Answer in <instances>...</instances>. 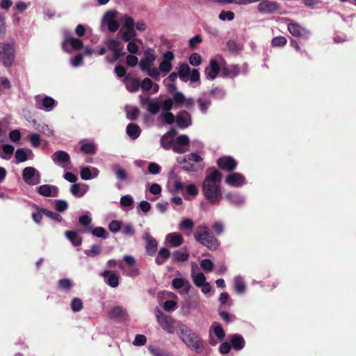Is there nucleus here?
Masks as SVG:
<instances>
[{
	"mask_svg": "<svg viewBox=\"0 0 356 356\" xmlns=\"http://www.w3.org/2000/svg\"><path fill=\"white\" fill-rule=\"evenodd\" d=\"M161 105L159 102H152L149 104L147 111L152 115H156L160 111Z\"/></svg>",
	"mask_w": 356,
	"mask_h": 356,
	"instance_id": "obj_62",
	"label": "nucleus"
},
{
	"mask_svg": "<svg viewBox=\"0 0 356 356\" xmlns=\"http://www.w3.org/2000/svg\"><path fill=\"white\" fill-rule=\"evenodd\" d=\"M230 343L236 350H240L245 346V340L243 337L238 334H234L230 337Z\"/></svg>",
	"mask_w": 356,
	"mask_h": 356,
	"instance_id": "obj_24",
	"label": "nucleus"
},
{
	"mask_svg": "<svg viewBox=\"0 0 356 356\" xmlns=\"http://www.w3.org/2000/svg\"><path fill=\"white\" fill-rule=\"evenodd\" d=\"M127 134L132 139H136L139 137L141 130L140 127L134 123H130L127 127Z\"/></svg>",
	"mask_w": 356,
	"mask_h": 356,
	"instance_id": "obj_27",
	"label": "nucleus"
},
{
	"mask_svg": "<svg viewBox=\"0 0 356 356\" xmlns=\"http://www.w3.org/2000/svg\"><path fill=\"white\" fill-rule=\"evenodd\" d=\"M92 234L96 237L106 238H107V233L104 228L102 227H97L92 230Z\"/></svg>",
	"mask_w": 356,
	"mask_h": 356,
	"instance_id": "obj_49",
	"label": "nucleus"
},
{
	"mask_svg": "<svg viewBox=\"0 0 356 356\" xmlns=\"http://www.w3.org/2000/svg\"><path fill=\"white\" fill-rule=\"evenodd\" d=\"M122 227V222L118 220H112L108 224V229L113 233L118 232Z\"/></svg>",
	"mask_w": 356,
	"mask_h": 356,
	"instance_id": "obj_57",
	"label": "nucleus"
},
{
	"mask_svg": "<svg viewBox=\"0 0 356 356\" xmlns=\"http://www.w3.org/2000/svg\"><path fill=\"white\" fill-rule=\"evenodd\" d=\"M165 239L170 246L172 248L179 247L184 243V238L182 235L177 232L168 234L166 236Z\"/></svg>",
	"mask_w": 356,
	"mask_h": 356,
	"instance_id": "obj_21",
	"label": "nucleus"
},
{
	"mask_svg": "<svg viewBox=\"0 0 356 356\" xmlns=\"http://www.w3.org/2000/svg\"><path fill=\"white\" fill-rule=\"evenodd\" d=\"M245 177L238 172L229 174L225 178V183L230 186L239 187L243 185Z\"/></svg>",
	"mask_w": 356,
	"mask_h": 356,
	"instance_id": "obj_15",
	"label": "nucleus"
},
{
	"mask_svg": "<svg viewBox=\"0 0 356 356\" xmlns=\"http://www.w3.org/2000/svg\"><path fill=\"white\" fill-rule=\"evenodd\" d=\"M286 20L289 22L287 29L293 37L305 40L310 38L312 32L307 28L302 26L300 23L292 19H286Z\"/></svg>",
	"mask_w": 356,
	"mask_h": 356,
	"instance_id": "obj_6",
	"label": "nucleus"
},
{
	"mask_svg": "<svg viewBox=\"0 0 356 356\" xmlns=\"http://www.w3.org/2000/svg\"><path fill=\"white\" fill-rule=\"evenodd\" d=\"M104 278H107L106 284L112 288H115L119 285V276L110 270H104L102 273Z\"/></svg>",
	"mask_w": 356,
	"mask_h": 356,
	"instance_id": "obj_22",
	"label": "nucleus"
},
{
	"mask_svg": "<svg viewBox=\"0 0 356 356\" xmlns=\"http://www.w3.org/2000/svg\"><path fill=\"white\" fill-rule=\"evenodd\" d=\"M108 49L113 51L120 48L121 42L115 39H111L107 42Z\"/></svg>",
	"mask_w": 356,
	"mask_h": 356,
	"instance_id": "obj_60",
	"label": "nucleus"
},
{
	"mask_svg": "<svg viewBox=\"0 0 356 356\" xmlns=\"http://www.w3.org/2000/svg\"><path fill=\"white\" fill-rule=\"evenodd\" d=\"M157 321L161 328L168 333L172 334L175 332V321L171 316L161 314L157 315Z\"/></svg>",
	"mask_w": 356,
	"mask_h": 356,
	"instance_id": "obj_9",
	"label": "nucleus"
},
{
	"mask_svg": "<svg viewBox=\"0 0 356 356\" xmlns=\"http://www.w3.org/2000/svg\"><path fill=\"white\" fill-rule=\"evenodd\" d=\"M148 350L152 356H174L172 353L157 347L149 346Z\"/></svg>",
	"mask_w": 356,
	"mask_h": 356,
	"instance_id": "obj_34",
	"label": "nucleus"
},
{
	"mask_svg": "<svg viewBox=\"0 0 356 356\" xmlns=\"http://www.w3.org/2000/svg\"><path fill=\"white\" fill-rule=\"evenodd\" d=\"M234 16H235V15L232 11L222 10L220 13L218 17L222 21H225V20L232 21L234 19Z\"/></svg>",
	"mask_w": 356,
	"mask_h": 356,
	"instance_id": "obj_50",
	"label": "nucleus"
},
{
	"mask_svg": "<svg viewBox=\"0 0 356 356\" xmlns=\"http://www.w3.org/2000/svg\"><path fill=\"white\" fill-rule=\"evenodd\" d=\"M240 74V69L237 65H231L229 67H223L222 74L224 77L234 78Z\"/></svg>",
	"mask_w": 356,
	"mask_h": 356,
	"instance_id": "obj_26",
	"label": "nucleus"
},
{
	"mask_svg": "<svg viewBox=\"0 0 356 356\" xmlns=\"http://www.w3.org/2000/svg\"><path fill=\"white\" fill-rule=\"evenodd\" d=\"M33 207L36 209V212L32 213L33 220L37 224H40L42 219V215H44L43 212L41 211L42 208L36 204H33Z\"/></svg>",
	"mask_w": 356,
	"mask_h": 356,
	"instance_id": "obj_41",
	"label": "nucleus"
},
{
	"mask_svg": "<svg viewBox=\"0 0 356 356\" xmlns=\"http://www.w3.org/2000/svg\"><path fill=\"white\" fill-rule=\"evenodd\" d=\"M220 71V67L216 59H211L209 62V67H207L204 70L207 76L211 79H214L218 76Z\"/></svg>",
	"mask_w": 356,
	"mask_h": 356,
	"instance_id": "obj_20",
	"label": "nucleus"
},
{
	"mask_svg": "<svg viewBox=\"0 0 356 356\" xmlns=\"http://www.w3.org/2000/svg\"><path fill=\"white\" fill-rule=\"evenodd\" d=\"M37 191L44 197H57L58 195V188L53 185H41L37 188Z\"/></svg>",
	"mask_w": 356,
	"mask_h": 356,
	"instance_id": "obj_18",
	"label": "nucleus"
},
{
	"mask_svg": "<svg viewBox=\"0 0 356 356\" xmlns=\"http://www.w3.org/2000/svg\"><path fill=\"white\" fill-rule=\"evenodd\" d=\"M189 63L193 66H199L202 63V58L197 53H192L188 58Z\"/></svg>",
	"mask_w": 356,
	"mask_h": 356,
	"instance_id": "obj_46",
	"label": "nucleus"
},
{
	"mask_svg": "<svg viewBox=\"0 0 356 356\" xmlns=\"http://www.w3.org/2000/svg\"><path fill=\"white\" fill-rule=\"evenodd\" d=\"M36 172V170L33 167H26L22 171V178L24 181L29 184H33L31 179L33 178Z\"/></svg>",
	"mask_w": 356,
	"mask_h": 356,
	"instance_id": "obj_30",
	"label": "nucleus"
},
{
	"mask_svg": "<svg viewBox=\"0 0 356 356\" xmlns=\"http://www.w3.org/2000/svg\"><path fill=\"white\" fill-rule=\"evenodd\" d=\"M172 101H174L176 104H183L186 101V97L182 92H177L173 95Z\"/></svg>",
	"mask_w": 356,
	"mask_h": 356,
	"instance_id": "obj_63",
	"label": "nucleus"
},
{
	"mask_svg": "<svg viewBox=\"0 0 356 356\" xmlns=\"http://www.w3.org/2000/svg\"><path fill=\"white\" fill-rule=\"evenodd\" d=\"M51 159L55 163L63 165V167L65 166V164L70 163V156L69 154L62 150L54 152L51 155Z\"/></svg>",
	"mask_w": 356,
	"mask_h": 356,
	"instance_id": "obj_19",
	"label": "nucleus"
},
{
	"mask_svg": "<svg viewBox=\"0 0 356 356\" xmlns=\"http://www.w3.org/2000/svg\"><path fill=\"white\" fill-rule=\"evenodd\" d=\"M108 316L112 319H123L127 316L126 309L122 306H115L108 312Z\"/></svg>",
	"mask_w": 356,
	"mask_h": 356,
	"instance_id": "obj_23",
	"label": "nucleus"
},
{
	"mask_svg": "<svg viewBox=\"0 0 356 356\" xmlns=\"http://www.w3.org/2000/svg\"><path fill=\"white\" fill-rule=\"evenodd\" d=\"M245 284L241 279H236L234 281V289L237 293H243L245 291Z\"/></svg>",
	"mask_w": 356,
	"mask_h": 356,
	"instance_id": "obj_47",
	"label": "nucleus"
},
{
	"mask_svg": "<svg viewBox=\"0 0 356 356\" xmlns=\"http://www.w3.org/2000/svg\"><path fill=\"white\" fill-rule=\"evenodd\" d=\"M67 44H70L74 50L78 51L83 47V41L80 39L75 38L72 36L65 37L62 43V48L64 51H67Z\"/></svg>",
	"mask_w": 356,
	"mask_h": 356,
	"instance_id": "obj_17",
	"label": "nucleus"
},
{
	"mask_svg": "<svg viewBox=\"0 0 356 356\" xmlns=\"http://www.w3.org/2000/svg\"><path fill=\"white\" fill-rule=\"evenodd\" d=\"M225 198L232 204L236 206L242 205L244 202V199L238 194L228 193L225 195Z\"/></svg>",
	"mask_w": 356,
	"mask_h": 356,
	"instance_id": "obj_33",
	"label": "nucleus"
},
{
	"mask_svg": "<svg viewBox=\"0 0 356 356\" xmlns=\"http://www.w3.org/2000/svg\"><path fill=\"white\" fill-rule=\"evenodd\" d=\"M134 203V200L131 196L127 195L122 196L120 199V204L123 207H131Z\"/></svg>",
	"mask_w": 356,
	"mask_h": 356,
	"instance_id": "obj_64",
	"label": "nucleus"
},
{
	"mask_svg": "<svg viewBox=\"0 0 356 356\" xmlns=\"http://www.w3.org/2000/svg\"><path fill=\"white\" fill-rule=\"evenodd\" d=\"M161 118L168 124H172L175 120H176L173 113L170 112H165L161 113Z\"/></svg>",
	"mask_w": 356,
	"mask_h": 356,
	"instance_id": "obj_51",
	"label": "nucleus"
},
{
	"mask_svg": "<svg viewBox=\"0 0 356 356\" xmlns=\"http://www.w3.org/2000/svg\"><path fill=\"white\" fill-rule=\"evenodd\" d=\"M189 258V254L179 250L175 251L172 254V260L175 262L186 261Z\"/></svg>",
	"mask_w": 356,
	"mask_h": 356,
	"instance_id": "obj_40",
	"label": "nucleus"
},
{
	"mask_svg": "<svg viewBox=\"0 0 356 356\" xmlns=\"http://www.w3.org/2000/svg\"><path fill=\"white\" fill-rule=\"evenodd\" d=\"M222 181L221 172L215 168H208L203 184H219Z\"/></svg>",
	"mask_w": 356,
	"mask_h": 356,
	"instance_id": "obj_16",
	"label": "nucleus"
},
{
	"mask_svg": "<svg viewBox=\"0 0 356 356\" xmlns=\"http://www.w3.org/2000/svg\"><path fill=\"white\" fill-rule=\"evenodd\" d=\"M193 282L197 287H200V286L207 282L206 277L202 273H198L197 275H193Z\"/></svg>",
	"mask_w": 356,
	"mask_h": 356,
	"instance_id": "obj_48",
	"label": "nucleus"
},
{
	"mask_svg": "<svg viewBox=\"0 0 356 356\" xmlns=\"http://www.w3.org/2000/svg\"><path fill=\"white\" fill-rule=\"evenodd\" d=\"M116 11L110 10L105 13L104 21L108 25V29L111 32H115L119 29V23L115 19Z\"/></svg>",
	"mask_w": 356,
	"mask_h": 356,
	"instance_id": "obj_13",
	"label": "nucleus"
},
{
	"mask_svg": "<svg viewBox=\"0 0 356 356\" xmlns=\"http://www.w3.org/2000/svg\"><path fill=\"white\" fill-rule=\"evenodd\" d=\"M72 282L69 279H61L58 281V287L60 289L69 290L72 288Z\"/></svg>",
	"mask_w": 356,
	"mask_h": 356,
	"instance_id": "obj_61",
	"label": "nucleus"
},
{
	"mask_svg": "<svg viewBox=\"0 0 356 356\" xmlns=\"http://www.w3.org/2000/svg\"><path fill=\"white\" fill-rule=\"evenodd\" d=\"M216 163L219 168L227 172H232L237 166L236 161L229 156L220 157Z\"/></svg>",
	"mask_w": 356,
	"mask_h": 356,
	"instance_id": "obj_8",
	"label": "nucleus"
},
{
	"mask_svg": "<svg viewBox=\"0 0 356 356\" xmlns=\"http://www.w3.org/2000/svg\"><path fill=\"white\" fill-rule=\"evenodd\" d=\"M280 8V5L276 1L263 0L257 6V10L261 13H273Z\"/></svg>",
	"mask_w": 356,
	"mask_h": 356,
	"instance_id": "obj_12",
	"label": "nucleus"
},
{
	"mask_svg": "<svg viewBox=\"0 0 356 356\" xmlns=\"http://www.w3.org/2000/svg\"><path fill=\"white\" fill-rule=\"evenodd\" d=\"M70 193L74 196H76V197H82L84 195L85 191L81 192L80 184H72L71 186Z\"/></svg>",
	"mask_w": 356,
	"mask_h": 356,
	"instance_id": "obj_56",
	"label": "nucleus"
},
{
	"mask_svg": "<svg viewBox=\"0 0 356 356\" xmlns=\"http://www.w3.org/2000/svg\"><path fill=\"white\" fill-rule=\"evenodd\" d=\"M42 212H43L44 215L50 219L56 221L61 222L63 220V217L58 214V213L53 212L51 211L48 210L47 209H42Z\"/></svg>",
	"mask_w": 356,
	"mask_h": 356,
	"instance_id": "obj_39",
	"label": "nucleus"
},
{
	"mask_svg": "<svg viewBox=\"0 0 356 356\" xmlns=\"http://www.w3.org/2000/svg\"><path fill=\"white\" fill-rule=\"evenodd\" d=\"M68 207L67 202L63 200H56L55 201V208L58 212H63L67 210Z\"/></svg>",
	"mask_w": 356,
	"mask_h": 356,
	"instance_id": "obj_54",
	"label": "nucleus"
},
{
	"mask_svg": "<svg viewBox=\"0 0 356 356\" xmlns=\"http://www.w3.org/2000/svg\"><path fill=\"white\" fill-rule=\"evenodd\" d=\"M197 103L199 104L200 111L203 114L207 113L209 106L211 104L210 100H204L202 99H198Z\"/></svg>",
	"mask_w": 356,
	"mask_h": 356,
	"instance_id": "obj_58",
	"label": "nucleus"
},
{
	"mask_svg": "<svg viewBox=\"0 0 356 356\" xmlns=\"http://www.w3.org/2000/svg\"><path fill=\"white\" fill-rule=\"evenodd\" d=\"M36 107L47 111H51L56 105V101L51 97L46 96L42 99L39 95L35 97Z\"/></svg>",
	"mask_w": 356,
	"mask_h": 356,
	"instance_id": "obj_10",
	"label": "nucleus"
},
{
	"mask_svg": "<svg viewBox=\"0 0 356 356\" xmlns=\"http://www.w3.org/2000/svg\"><path fill=\"white\" fill-rule=\"evenodd\" d=\"M170 250L168 248H161L158 252L157 257L155 259V262L157 265H162L164 261L170 257Z\"/></svg>",
	"mask_w": 356,
	"mask_h": 356,
	"instance_id": "obj_29",
	"label": "nucleus"
},
{
	"mask_svg": "<svg viewBox=\"0 0 356 356\" xmlns=\"http://www.w3.org/2000/svg\"><path fill=\"white\" fill-rule=\"evenodd\" d=\"M194 226L193 221L190 218L184 219L179 224V229H191Z\"/></svg>",
	"mask_w": 356,
	"mask_h": 356,
	"instance_id": "obj_52",
	"label": "nucleus"
},
{
	"mask_svg": "<svg viewBox=\"0 0 356 356\" xmlns=\"http://www.w3.org/2000/svg\"><path fill=\"white\" fill-rule=\"evenodd\" d=\"M195 239L210 250H216L220 245L218 240L212 235L206 227H200L194 235Z\"/></svg>",
	"mask_w": 356,
	"mask_h": 356,
	"instance_id": "obj_2",
	"label": "nucleus"
},
{
	"mask_svg": "<svg viewBox=\"0 0 356 356\" xmlns=\"http://www.w3.org/2000/svg\"><path fill=\"white\" fill-rule=\"evenodd\" d=\"M176 122L179 128L184 129L191 124V116L186 111H179L176 116Z\"/></svg>",
	"mask_w": 356,
	"mask_h": 356,
	"instance_id": "obj_14",
	"label": "nucleus"
},
{
	"mask_svg": "<svg viewBox=\"0 0 356 356\" xmlns=\"http://www.w3.org/2000/svg\"><path fill=\"white\" fill-rule=\"evenodd\" d=\"M102 252V247L99 245H93L91 246L90 250H85V254L88 257H96Z\"/></svg>",
	"mask_w": 356,
	"mask_h": 356,
	"instance_id": "obj_43",
	"label": "nucleus"
},
{
	"mask_svg": "<svg viewBox=\"0 0 356 356\" xmlns=\"http://www.w3.org/2000/svg\"><path fill=\"white\" fill-rule=\"evenodd\" d=\"M15 159L17 163H22L26 161L28 157L23 149H18L15 152Z\"/></svg>",
	"mask_w": 356,
	"mask_h": 356,
	"instance_id": "obj_55",
	"label": "nucleus"
},
{
	"mask_svg": "<svg viewBox=\"0 0 356 356\" xmlns=\"http://www.w3.org/2000/svg\"><path fill=\"white\" fill-rule=\"evenodd\" d=\"M191 68L189 65L186 63H181L179 66V71L178 74L180 79L184 82L187 81V78L190 74Z\"/></svg>",
	"mask_w": 356,
	"mask_h": 356,
	"instance_id": "obj_31",
	"label": "nucleus"
},
{
	"mask_svg": "<svg viewBox=\"0 0 356 356\" xmlns=\"http://www.w3.org/2000/svg\"><path fill=\"white\" fill-rule=\"evenodd\" d=\"M65 235L73 245L79 246L81 245L82 238L78 235L76 232L72 230L66 231Z\"/></svg>",
	"mask_w": 356,
	"mask_h": 356,
	"instance_id": "obj_28",
	"label": "nucleus"
},
{
	"mask_svg": "<svg viewBox=\"0 0 356 356\" xmlns=\"http://www.w3.org/2000/svg\"><path fill=\"white\" fill-rule=\"evenodd\" d=\"M146 251L147 253L149 256H153L155 254L156 250H157V241L155 238H154L152 236H150L149 234L146 235Z\"/></svg>",
	"mask_w": 356,
	"mask_h": 356,
	"instance_id": "obj_25",
	"label": "nucleus"
},
{
	"mask_svg": "<svg viewBox=\"0 0 356 356\" xmlns=\"http://www.w3.org/2000/svg\"><path fill=\"white\" fill-rule=\"evenodd\" d=\"M143 72H146L149 76L156 81L159 80L160 72L159 68L152 67V66L148 67L147 70H143Z\"/></svg>",
	"mask_w": 356,
	"mask_h": 356,
	"instance_id": "obj_42",
	"label": "nucleus"
},
{
	"mask_svg": "<svg viewBox=\"0 0 356 356\" xmlns=\"http://www.w3.org/2000/svg\"><path fill=\"white\" fill-rule=\"evenodd\" d=\"M81 151L86 154H95L97 147L92 143H83L81 146Z\"/></svg>",
	"mask_w": 356,
	"mask_h": 356,
	"instance_id": "obj_35",
	"label": "nucleus"
},
{
	"mask_svg": "<svg viewBox=\"0 0 356 356\" xmlns=\"http://www.w3.org/2000/svg\"><path fill=\"white\" fill-rule=\"evenodd\" d=\"M137 36L136 32L134 29H127L122 35V39L124 42H131L136 39Z\"/></svg>",
	"mask_w": 356,
	"mask_h": 356,
	"instance_id": "obj_37",
	"label": "nucleus"
},
{
	"mask_svg": "<svg viewBox=\"0 0 356 356\" xmlns=\"http://www.w3.org/2000/svg\"><path fill=\"white\" fill-rule=\"evenodd\" d=\"M202 42V38L200 35H196L189 40V47L191 49L196 48V46Z\"/></svg>",
	"mask_w": 356,
	"mask_h": 356,
	"instance_id": "obj_59",
	"label": "nucleus"
},
{
	"mask_svg": "<svg viewBox=\"0 0 356 356\" xmlns=\"http://www.w3.org/2000/svg\"><path fill=\"white\" fill-rule=\"evenodd\" d=\"M211 327L213 328L215 335L220 340H222L225 338V331L219 323H218V322L213 323Z\"/></svg>",
	"mask_w": 356,
	"mask_h": 356,
	"instance_id": "obj_36",
	"label": "nucleus"
},
{
	"mask_svg": "<svg viewBox=\"0 0 356 356\" xmlns=\"http://www.w3.org/2000/svg\"><path fill=\"white\" fill-rule=\"evenodd\" d=\"M209 94L217 99H222L225 96V91L220 88L216 87L209 90Z\"/></svg>",
	"mask_w": 356,
	"mask_h": 356,
	"instance_id": "obj_38",
	"label": "nucleus"
},
{
	"mask_svg": "<svg viewBox=\"0 0 356 356\" xmlns=\"http://www.w3.org/2000/svg\"><path fill=\"white\" fill-rule=\"evenodd\" d=\"M286 39L284 36L275 37L271 40V44L275 47H284L286 44Z\"/></svg>",
	"mask_w": 356,
	"mask_h": 356,
	"instance_id": "obj_44",
	"label": "nucleus"
},
{
	"mask_svg": "<svg viewBox=\"0 0 356 356\" xmlns=\"http://www.w3.org/2000/svg\"><path fill=\"white\" fill-rule=\"evenodd\" d=\"M202 191L209 203L218 204L222 198L220 186L216 184H203Z\"/></svg>",
	"mask_w": 356,
	"mask_h": 356,
	"instance_id": "obj_5",
	"label": "nucleus"
},
{
	"mask_svg": "<svg viewBox=\"0 0 356 356\" xmlns=\"http://www.w3.org/2000/svg\"><path fill=\"white\" fill-rule=\"evenodd\" d=\"M178 163L182 165L181 168L186 172H197L204 168L202 163V158L197 153H191L186 157L178 159Z\"/></svg>",
	"mask_w": 356,
	"mask_h": 356,
	"instance_id": "obj_4",
	"label": "nucleus"
},
{
	"mask_svg": "<svg viewBox=\"0 0 356 356\" xmlns=\"http://www.w3.org/2000/svg\"><path fill=\"white\" fill-rule=\"evenodd\" d=\"M15 42H0V62L6 67L10 68L15 59Z\"/></svg>",
	"mask_w": 356,
	"mask_h": 356,
	"instance_id": "obj_3",
	"label": "nucleus"
},
{
	"mask_svg": "<svg viewBox=\"0 0 356 356\" xmlns=\"http://www.w3.org/2000/svg\"><path fill=\"white\" fill-rule=\"evenodd\" d=\"M71 309L74 312L81 311L83 309L82 300L79 298H74L71 302Z\"/></svg>",
	"mask_w": 356,
	"mask_h": 356,
	"instance_id": "obj_45",
	"label": "nucleus"
},
{
	"mask_svg": "<svg viewBox=\"0 0 356 356\" xmlns=\"http://www.w3.org/2000/svg\"><path fill=\"white\" fill-rule=\"evenodd\" d=\"M175 58V55L172 51H167L163 55V60L159 65V70L162 72L168 73L169 72L172 68V61Z\"/></svg>",
	"mask_w": 356,
	"mask_h": 356,
	"instance_id": "obj_11",
	"label": "nucleus"
},
{
	"mask_svg": "<svg viewBox=\"0 0 356 356\" xmlns=\"http://www.w3.org/2000/svg\"><path fill=\"white\" fill-rule=\"evenodd\" d=\"M156 56L154 50L148 48L144 51L143 56L139 62V66L141 70H147L148 67L153 66L156 60Z\"/></svg>",
	"mask_w": 356,
	"mask_h": 356,
	"instance_id": "obj_7",
	"label": "nucleus"
},
{
	"mask_svg": "<svg viewBox=\"0 0 356 356\" xmlns=\"http://www.w3.org/2000/svg\"><path fill=\"white\" fill-rule=\"evenodd\" d=\"M177 334L188 348L197 354L203 352L204 349V341L188 326L179 323L177 325Z\"/></svg>",
	"mask_w": 356,
	"mask_h": 356,
	"instance_id": "obj_1",
	"label": "nucleus"
},
{
	"mask_svg": "<svg viewBox=\"0 0 356 356\" xmlns=\"http://www.w3.org/2000/svg\"><path fill=\"white\" fill-rule=\"evenodd\" d=\"M200 266L204 270L211 272L213 268V263L211 259H204L201 261Z\"/></svg>",
	"mask_w": 356,
	"mask_h": 356,
	"instance_id": "obj_53",
	"label": "nucleus"
},
{
	"mask_svg": "<svg viewBox=\"0 0 356 356\" xmlns=\"http://www.w3.org/2000/svg\"><path fill=\"white\" fill-rule=\"evenodd\" d=\"M126 87L127 89L131 92H135L140 88V81L139 79H129L127 78Z\"/></svg>",
	"mask_w": 356,
	"mask_h": 356,
	"instance_id": "obj_32",
	"label": "nucleus"
}]
</instances>
